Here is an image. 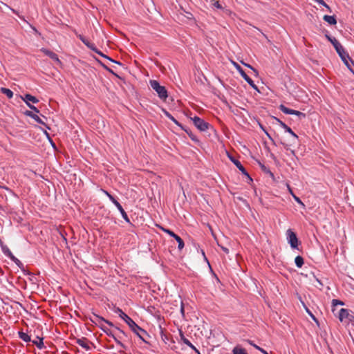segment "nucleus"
<instances>
[{
    "label": "nucleus",
    "mask_w": 354,
    "mask_h": 354,
    "mask_svg": "<svg viewBox=\"0 0 354 354\" xmlns=\"http://www.w3.org/2000/svg\"><path fill=\"white\" fill-rule=\"evenodd\" d=\"M104 193H105V194H106V196L109 194V193L108 192H106V191H104Z\"/></svg>",
    "instance_id": "obj_49"
},
{
    "label": "nucleus",
    "mask_w": 354,
    "mask_h": 354,
    "mask_svg": "<svg viewBox=\"0 0 354 354\" xmlns=\"http://www.w3.org/2000/svg\"><path fill=\"white\" fill-rule=\"evenodd\" d=\"M295 263L298 268H301L304 265V259L301 256H297L295 259Z\"/></svg>",
    "instance_id": "obj_24"
},
{
    "label": "nucleus",
    "mask_w": 354,
    "mask_h": 354,
    "mask_svg": "<svg viewBox=\"0 0 354 354\" xmlns=\"http://www.w3.org/2000/svg\"><path fill=\"white\" fill-rule=\"evenodd\" d=\"M10 256H12V257L10 258V259L15 262L18 266H23L22 263L20 261V260H19L17 257H15L13 254H10Z\"/></svg>",
    "instance_id": "obj_29"
},
{
    "label": "nucleus",
    "mask_w": 354,
    "mask_h": 354,
    "mask_svg": "<svg viewBox=\"0 0 354 354\" xmlns=\"http://www.w3.org/2000/svg\"><path fill=\"white\" fill-rule=\"evenodd\" d=\"M102 330H103V331H104V332L107 335H108V333H109V332H111V330H110L107 327H106L105 328H102Z\"/></svg>",
    "instance_id": "obj_44"
},
{
    "label": "nucleus",
    "mask_w": 354,
    "mask_h": 354,
    "mask_svg": "<svg viewBox=\"0 0 354 354\" xmlns=\"http://www.w3.org/2000/svg\"><path fill=\"white\" fill-rule=\"evenodd\" d=\"M185 310H184V307H183V305L182 304L181 305V308H180V313L182 314V315L184 317V315H185Z\"/></svg>",
    "instance_id": "obj_45"
},
{
    "label": "nucleus",
    "mask_w": 354,
    "mask_h": 354,
    "mask_svg": "<svg viewBox=\"0 0 354 354\" xmlns=\"http://www.w3.org/2000/svg\"><path fill=\"white\" fill-rule=\"evenodd\" d=\"M236 68L241 74V77L254 89L257 90V86L254 81L245 73L243 68L238 64H235Z\"/></svg>",
    "instance_id": "obj_7"
},
{
    "label": "nucleus",
    "mask_w": 354,
    "mask_h": 354,
    "mask_svg": "<svg viewBox=\"0 0 354 354\" xmlns=\"http://www.w3.org/2000/svg\"><path fill=\"white\" fill-rule=\"evenodd\" d=\"M38 340H33L32 342L35 345L37 346V347L39 349H42L44 347L43 339L39 338L37 337Z\"/></svg>",
    "instance_id": "obj_23"
},
{
    "label": "nucleus",
    "mask_w": 354,
    "mask_h": 354,
    "mask_svg": "<svg viewBox=\"0 0 354 354\" xmlns=\"http://www.w3.org/2000/svg\"><path fill=\"white\" fill-rule=\"evenodd\" d=\"M115 207H117V209L120 211L122 218L124 219V221L127 223H130V220L127 214V213L125 212V211L124 210L123 207H122V205L119 203L116 204Z\"/></svg>",
    "instance_id": "obj_15"
},
{
    "label": "nucleus",
    "mask_w": 354,
    "mask_h": 354,
    "mask_svg": "<svg viewBox=\"0 0 354 354\" xmlns=\"http://www.w3.org/2000/svg\"><path fill=\"white\" fill-rule=\"evenodd\" d=\"M232 352L234 354H247L245 350L240 346H235Z\"/></svg>",
    "instance_id": "obj_25"
},
{
    "label": "nucleus",
    "mask_w": 354,
    "mask_h": 354,
    "mask_svg": "<svg viewBox=\"0 0 354 354\" xmlns=\"http://www.w3.org/2000/svg\"><path fill=\"white\" fill-rule=\"evenodd\" d=\"M3 252L4 254L8 257V258H11L12 256L10 255V254H12V252L8 248H3Z\"/></svg>",
    "instance_id": "obj_37"
},
{
    "label": "nucleus",
    "mask_w": 354,
    "mask_h": 354,
    "mask_svg": "<svg viewBox=\"0 0 354 354\" xmlns=\"http://www.w3.org/2000/svg\"><path fill=\"white\" fill-rule=\"evenodd\" d=\"M332 304H333V306H336V305H343L344 304L342 301H341L339 300L333 299Z\"/></svg>",
    "instance_id": "obj_39"
},
{
    "label": "nucleus",
    "mask_w": 354,
    "mask_h": 354,
    "mask_svg": "<svg viewBox=\"0 0 354 354\" xmlns=\"http://www.w3.org/2000/svg\"><path fill=\"white\" fill-rule=\"evenodd\" d=\"M95 324H97L99 327L102 330L103 328H105L106 326L104 325L106 324L105 322H93Z\"/></svg>",
    "instance_id": "obj_40"
},
{
    "label": "nucleus",
    "mask_w": 354,
    "mask_h": 354,
    "mask_svg": "<svg viewBox=\"0 0 354 354\" xmlns=\"http://www.w3.org/2000/svg\"><path fill=\"white\" fill-rule=\"evenodd\" d=\"M246 66H248V67H250V68H252V70H254V69L252 67H251V66H250V65H246Z\"/></svg>",
    "instance_id": "obj_48"
},
{
    "label": "nucleus",
    "mask_w": 354,
    "mask_h": 354,
    "mask_svg": "<svg viewBox=\"0 0 354 354\" xmlns=\"http://www.w3.org/2000/svg\"><path fill=\"white\" fill-rule=\"evenodd\" d=\"M32 119L35 120L37 122L41 124L44 125L45 127H47L46 123L37 114L35 115H34Z\"/></svg>",
    "instance_id": "obj_31"
},
{
    "label": "nucleus",
    "mask_w": 354,
    "mask_h": 354,
    "mask_svg": "<svg viewBox=\"0 0 354 354\" xmlns=\"http://www.w3.org/2000/svg\"><path fill=\"white\" fill-rule=\"evenodd\" d=\"M291 115H297L299 117H303V118L305 117V114L304 113H301V112H300L299 111H296V110H293V109L292 111Z\"/></svg>",
    "instance_id": "obj_34"
},
{
    "label": "nucleus",
    "mask_w": 354,
    "mask_h": 354,
    "mask_svg": "<svg viewBox=\"0 0 354 354\" xmlns=\"http://www.w3.org/2000/svg\"><path fill=\"white\" fill-rule=\"evenodd\" d=\"M79 39L88 48H90L91 50H92L93 51H94L95 53H97L98 55H100V56L103 57H105L106 59H110L111 61L113 62V59L109 58L107 56H106L105 55H104L101 51H100L95 46V44L89 42L84 37H83L82 35H79Z\"/></svg>",
    "instance_id": "obj_5"
},
{
    "label": "nucleus",
    "mask_w": 354,
    "mask_h": 354,
    "mask_svg": "<svg viewBox=\"0 0 354 354\" xmlns=\"http://www.w3.org/2000/svg\"><path fill=\"white\" fill-rule=\"evenodd\" d=\"M279 109L283 113H286V114H290L292 113V109H290L286 106H285L284 105L281 104L279 106Z\"/></svg>",
    "instance_id": "obj_27"
},
{
    "label": "nucleus",
    "mask_w": 354,
    "mask_h": 354,
    "mask_svg": "<svg viewBox=\"0 0 354 354\" xmlns=\"http://www.w3.org/2000/svg\"><path fill=\"white\" fill-rule=\"evenodd\" d=\"M277 121L280 124L281 127L285 129V131L292 135L295 138H297L298 136L292 131L291 128L287 126L284 122L277 119Z\"/></svg>",
    "instance_id": "obj_14"
},
{
    "label": "nucleus",
    "mask_w": 354,
    "mask_h": 354,
    "mask_svg": "<svg viewBox=\"0 0 354 354\" xmlns=\"http://www.w3.org/2000/svg\"><path fill=\"white\" fill-rule=\"evenodd\" d=\"M183 342L185 344L194 350L198 354H200L199 351L190 342L189 339L185 337H183Z\"/></svg>",
    "instance_id": "obj_19"
},
{
    "label": "nucleus",
    "mask_w": 354,
    "mask_h": 354,
    "mask_svg": "<svg viewBox=\"0 0 354 354\" xmlns=\"http://www.w3.org/2000/svg\"><path fill=\"white\" fill-rule=\"evenodd\" d=\"M116 329H117V330H118L120 333H122V334H123V335H124V334H125V333H124V332L122 330L120 329L119 328H116Z\"/></svg>",
    "instance_id": "obj_47"
},
{
    "label": "nucleus",
    "mask_w": 354,
    "mask_h": 354,
    "mask_svg": "<svg viewBox=\"0 0 354 354\" xmlns=\"http://www.w3.org/2000/svg\"><path fill=\"white\" fill-rule=\"evenodd\" d=\"M22 100L25 103H34L36 104L39 102L38 99L35 97L30 95V94H26L24 97H21Z\"/></svg>",
    "instance_id": "obj_12"
},
{
    "label": "nucleus",
    "mask_w": 354,
    "mask_h": 354,
    "mask_svg": "<svg viewBox=\"0 0 354 354\" xmlns=\"http://www.w3.org/2000/svg\"><path fill=\"white\" fill-rule=\"evenodd\" d=\"M161 230L173 238L176 235L174 232H172L171 230H170L169 229L161 227Z\"/></svg>",
    "instance_id": "obj_32"
},
{
    "label": "nucleus",
    "mask_w": 354,
    "mask_h": 354,
    "mask_svg": "<svg viewBox=\"0 0 354 354\" xmlns=\"http://www.w3.org/2000/svg\"><path fill=\"white\" fill-rule=\"evenodd\" d=\"M250 344H251V345H252L255 348H257V350H259V351H261L262 353H263V354H268V353H267V351H265L264 349H263V348H260V347H259V346H258L257 345H256V344H252V343H250Z\"/></svg>",
    "instance_id": "obj_38"
},
{
    "label": "nucleus",
    "mask_w": 354,
    "mask_h": 354,
    "mask_svg": "<svg viewBox=\"0 0 354 354\" xmlns=\"http://www.w3.org/2000/svg\"><path fill=\"white\" fill-rule=\"evenodd\" d=\"M115 340V342H116V344L120 346L121 348H125V346L121 342V341L119 339L120 338V337H118V336H114L113 337Z\"/></svg>",
    "instance_id": "obj_30"
},
{
    "label": "nucleus",
    "mask_w": 354,
    "mask_h": 354,
    "mask_svg": "<svg viewBox=\"0 0 354 354\" xmlns=\"http://www.w3.org/2000/svg\"><path fill=\"white\" fill-rule=\"evenodd\" d=\"M339 55V56L342 55V54L346 53V50H344V47L341 45L340 43L338 44H336L334 47Z\"/></svg>",
    "instance_id": "obj_20"
},
{
    "label": "nucleus",
    "mask_w": 354,
    "mask_h": 354,
    "mask_svg": "<svg viewBox=\"0 0 354 354\" xmlns=\"http://www.w3.org/2000/svg\"><path fill=\"white\" fill-rule=\"evenodd\" d=\"M27 106L32 111H34L35 113H38L39 112V109L35 107L34 105L31 104L30 103H26Z\"/></svg>",
    "instance_id": "obj_36"
},
{
    "label": "nucleus",
    "mask_w": 354,
    "mask_h": 354,
    "mask_svg": "<svg viewBox=\"0 0 354 354\" xmlns=\"http://www.w3.org/2000/svg\"><path fill=\"white\" fill-rule=\"evenodd\" d=\"M287 240L291 248L293 249L297 248L298 247V239L296 234L289 229L286 232Z\"/></svg>",
    "instance_id": "obj_6"
},
{
    "label": "nucleus",
    "mask_w": 354,
    "mask_h": 354,
    "mask_svg": "<svg viewBox=\"0 0 354 354\" xmlns=\"http://www.w3.org/2000/svg\"><path fill=\"white\" fill-rule=\"evenodd\" d=\"M109 199L115 205H116V204L119 203V202L117 200H115V198L113 196H110Z\"/></svg>",
    "instance_id": "obj_42"
},
{
    "label": "nucleus",
    "mask_w": 354,
    "mask_h": 354,
    "mask_svg": "<svg viewBox=\"0 0 354 354\" xmlns=\"http://www.w3.org/2000/svg\"><path fill=\"white\" fill-rule=\"evenodd\" d=\"M191 120H192L195 127L201 131H205L210 127V124L208 122H205L204 120L198 116L191 118Z\"/></svg>",
    "instance_id": "obj_3"
},
{
    "label": "nucleus",
    "mask_w": 354,
    "mask_h": 354,
    "mask_svg": "<svg viewBox=\"0 0 354 354\" xmlns=\"http://www.w3.org/2000/svg\"><path fill=\"white\" fill-rule=\"evenodd\" d=\"M19 337L25 342H29L31 340L30 337L27 333L22 331L19 332Z\"/></svg>",
    "instance_id": "obj_18"
},
{
    "label": "nucleus",
    "mask_w": 354,
    "mask_h": 354,
    "mask_svg": "<svg viewBox=\"0 0 354 354\" xmlns=\"http://www.w3.org/2000/svg\"><path fill=\"white\" fill-rule=\"evenodd\" d=\"M44 133H45V134H46V135L49 138V135H48V133L46 131H45Z\"/></svg>",
    "instance_id": "obj_50"
},
{
    "label": "nucleus",
    "mask_w": 354,
    "mask_h": 354,
    "mask_svg": "<svg viewBox=\"0 0 354 354\" xmlns=\"http://www.w3.org/2000/svg\"><path fill=\"white\" fill-rule=\"evenodd\" d=\"M339 57L347 68L354 74V62L351 59L347 52L346 51L345 53L342 54V55H340Z\"/></svg>",
    "instance_id": "obj_8"
},
{
    "label": "nucleus",
    "mask_w": 354,
    "mask_h": 354,
    "mask_svg": "<svg viewBox=\"0 0 354 354\" xmlns=\"http://www.w3.org/2000/svg\"><path fill=\"white\" fill-rule=\"evenodd\" d=\"M107 196L109 197V198H110V196H112V195H111L110 194H109L107 195Z\"/></svg>",
    "instance_id": "obj_51"
},
{
    "label": "nucleus",
    "mask_w": 354,
    "mask_h": 354,
    "mask_svg": "<svg viewBox=\"0 0 354 354\" xmlns=\"http://www.w3.org/2000/svg\"><path fill=\"white\" fill-rule=\"evenodd\" d=\"M115 313H118L119 317L122 319L129 328L135 333L140 339L142 341L146 342L144 336L147 335V332L141 328L130 317L124 313L121 309L118 308Z\"/></svg>",
    "instance_id": "obj_1"
},
{
    "label": "nucleus",
    "mask_w": 354,
    "mask_h": 354,
    "mask_svg": "<svg viewBox=\"0 0 354 354\" xmlns=\"http://www.w3.org/2000/svg\"><path fill=\"white\" fill-rule=\"evenodd\" d=\"M149 84L150 86L157 93L158 97L161 100H165L167 98L168 94L166 88L161 86L157 80H150Z\"/></svg>",
    "instance_id": "obj_2"
},
{
    "label": "nucleus",
    "mask_w": 354,
    "mask_h": 354,
    "mask_svg": "<svg viewBox=\"0 0 354 354\" xmlns=\"http://www.w3.org/2000/svg\"><path fill=\"white\" fill-rule=\"evenodd\" d=\"M323 19L330 25H335L337 24V21L334 16L324 15Z\"/></svg>",
    "instance_id": "obj_17"
},
{
    "label": "nucleus",
    "mask_w": 354,
    "mask_h": 354,
    "mask_svg": "<svg viewBox=\"0 0 354 354\" xmlns=\"http://www.w3.org/2000/svg\"><path fill=\"white\" fill-rule=\"evenodd\" d=\"M338 317L342 322H344L346 323L353 322L354 319L353 313L350 310L345 308H342L339 310Z\"/></svg>",
    "instance_id": "obj_4"
},
{
    "label": "nucleus",
    "mask_w": 354,
    "mask_h": 354,
    "mask_svg": "<svg viewBox=\"0 0 354 354\" xmlns=\"http://www.w3.org/2000/svg\"><path fill=\"white\" fill-rule=\"evenodd\" d=\"M108 336L113 337L115 335L111 331L108 333Z\"/></svg>",
    "instance_id": "obj_46"
},
{
    "label": "nucleus",
    "mask_w": 354,
    "mask_h": 354,
    "mask_svg": "<svg viewBox=\"0 0 354 354\" xmlns=\"http://www.w3.org/2000/svg\"><path fill=\"white\" fill-rule=\"evenodd\" d=\"M174 238L178 242V250H181L185 245L183 240L177 234Z\"/></svg>",
    "instance_id": "obj_21"
},
{
    "label": "nucleus",
    "mask_w": 354,
    "mask_h": 354,
    "mask_svg": "<svg viewBox=\"0 0 354 354\" xmlns=\"http://www.w3.org/2000/svg\"><path fill=\"white\" fill-rule=\"evenodd\" d=\"M1 91L2 93L6 95L8 98H12L13 97V92L7 88H1Z\"/></svg>",
    "instance_id": "obj_22"
},
{
    "label": "nucleus",
    "mask_w": 354,
    "mask_h": 354,
    "mask_svg": "<svg viewBox=\"0 0 354 354\" xmlns=\"http://www.w3.org/2000/svg\"><path fill=\"white\" fill-rule=\"evenodd\" d=\"M266 134L271 139V137H270V134H268V133H266Z\"/></svg>",
    "instance_id": "obj_52"
},
{
    "label": "nucleus",
    "mask_w": 354,
    "mask_h": 354,
    "mask_svg": "<svg viewBox=\"0 0 354 354\" xmlns=\"http://www.w3.org/2000/svg\"><path fill=\"white\" fill-rule=\"evenodd\" d=\"M41 50L47 56L50 57L53 60L56 62L57 64H60V60L58 58V56L56 53L46 49V48H41Z\"/></svg>",
    "instance_id": "obj_11"
},
{
    "label": "nucleus",
    "mask_w": 354,
    "mask_h": 354,
    "mask_svg": "<svg viewBox=\"0 0 354 354\" xmlns=\"http://www.w3.org/2000/svg\"><path fill=\"white\" fill-rule=\"evenodd\" d=\"M76 343L86 351H90L91 348L88 340L85 337L77 339Z\"/></svg>",
    "instance_id": "obj_10"
},
{
    "label": "nucleus",
    "mask_w": 354,
    "mask_h": 354,
    "mask_svg": "<svg viewBox=\"0 0 354 354\" xmlns=\"http://www.w3.org/2000/svg\"><path fill=\"white\" fill-rule=\"evenodd\" d=\"M92 322H105L106 324H107L108 325L111 326H113V324L112 322L104 319L103 317H100L95 314H94L93 315V317L91 319Z\"/></svg>",
    "instance_id": "obj_13"
},
{
    "label": "nucleus",
    "mask_w": 354,
    "mask_h": 354,
    "mask_svg": "<svg viewBox=\"0 0 354 354\" xmlns=\"http://www.w3.org/2000/svg\"><path fill=\"white\" fill-rule=\"evenodd\" d=\"M221 250L226 254L229 253V249L224 246H221Z\"/></svg>",
    "instance_id": "obj_43"
},
{
    "label": "nucleus",
    "mask_w": 354,
    "mask_h": 354,
    "mask_svg": "<svg viewBox=\"0 0 354 354\" xmlns=\"http://www.w3.org/2000/svg\"><path fill=\"white\" fill-rule=\"evenodd\" d=\"M10 9H11V10H12L14 13H15L16 15H17L19 16V17L21 19H22V20H23V21H24L26 23H27V24L30 26V27L33 30V31H34L35 33H37V32H38L37 30L34 26H32V25H30V24H28V21L24 19V17L20 16V15H19V13H18L15 10H14V9H12V8H10Z\"/></svg>",
    "instance_id": "obj_26"
},
{
    "label": "nucleus",
    "mask_w": 354,
    "mask_h": 354,
    "mask_svg": "<svg viewBox=\"0 0 354 354\" xmlns=\"http://www.w3.org/2000/svg\"><path fill=\"white\" fill-rule=\"evenodd\" d=\"M288 191L290 192V194L292 195V196L293 197V198L295 199V201L298 203L302 207L305 208V205L304 204V203L301 201V199L297 197L292 192L291 187L288 185Z\"/></svg>",
    "instance_id": "obj_16"
},
{
    "label": "nucleus",
    "mask_w": 354,
    "mask_h": 354,
    "mask_svg": "<svg viewBox=\"0 0 354 354\" xmlns=\"http://www.w3.org/2000/svg\"><path fill=\"white\" fill-rule=\"evenodd\" d=\"M212 5L215 7L217 9H220V10H223V7L222 6V5L219 3L218 1H216V0H212Z\"/></svg>",
    "instance_id": "obj_28"
},
{
    "label": "nucleus",
    "mask_w": 354,
    "mask_h": 354,
    "mask_svg": "<svg viewBox=\"0 0 354 354\" xmlns=\"http://www.w3.org/2000/svg\"><path fill=\"white\" fill-rule=\"evenodd\" d=\"M230 160L236 165V167L241 171V173L248 177H250L248 172L246 171L244 167L242 165V164L238 160L235 159L232 156H229Z\"/></svg>",
    "instance_id": "obj_9"
},
{
    "label": "nucleus",
    "mask_w": 354,
    "mask_h": 354,
    "mask_svg": "<svg viewBox=\"0 0 354 354\" xmlns=\"http://www.w3.org/2000/svg\"><path fill=\"white\" fill-rule=\"evenodd\" d=\"M326 37L331 42L334 47L336 44H338L339 43L335 37H332L328 35H326Z\"/></svg>",
    "instance_id": "obj_33"
},
{
    "label": "nucleus",
    "mask_w": 354,
    "mask_h": 354,
    "mask_svg": "<svg viewBox=\"0 0 354 354\" xmlns=\"http://www.w3.org/2000/svg\"><path fill=\"white\" fill-rule=\"evenodd\" d=\"M26 115L27 116H29L31 118H32L34 117V115H35L36 114L34 113L33 112L30 111H26Z\"/></svg>",
    "instance_id": "obj_41"
},
{
    "label": "nucleus",
    "mask_w": 354,
    "mask_h": 354,
    "mask_svg": "<svg viewBox=\"0 0 354 354\" xmlns=\"http://www.w3.org/2000/svg\"><path fill=\"white\" fill-rule=\"evenodd\" d=\"M166 115L171 120L173 121L176 124L180 126V123L169 113H166Z\"/></svg>",
    "instance_id": "obj_35"
}]
</instances>
